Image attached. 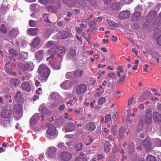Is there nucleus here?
<instances>
[{
  "instance_id": "1",
  "label": "nucleus",
  "mask_w": 161,
  "mask_h": 161,
  "mask_svg": "<svg viewBox=\"0 0 161 161\" xmlns=\"http://www.w3.org/2000/svg\"><path fill=\"white\" fill-rule=\"evenodd\" d=\"M39 74L42 78H44L43 79L46 80L49 76L50 71L47 66L43 64H41L38 68Z\"/></svg>"
},
{
  "instance_id": "2",
  "label": "nucleus",
  "mask_w": 161,
  "mask_h": 161,
  "mask_svg": "<svg viewBox=\"0 0 161 161\" xmlns=\"http://www.w3.org/2000/svg\"><path fill=\"white\" fill-rule=\"evenodd\" d=\"M57 134L55 127L51 124L48 125V128L46 131V137L49 139L54 138Z\"/></svg>"
},
{
  "instance_id": "3",
  "label": "nucleus",
  "mask_w": 161,
  "mask_h": 161,
  "mask_svg": "<svg viewBox=\"0 0 161 161\" xmlns=\"http://www.w3.org/2000/svg\"><path fill=\"white\" fill-rule=\"evenodd\" d=\"M13 109L16 113L14 116L15 120H19L22 116V106L19 103L15 104L14 106Z\"/></svg>"
},
{
  "instance_id": "4",
  "label": "nucleus",
  "mask_w": 161,
  "mask_h": 161,
  "mask_svg": "<svg viewBox=\"0 0 161 161\" xmlns=\"http://www.w3.org/2000/svg\"><path fill=\"white\" fill-rule=\"evenodd\" d=\"M39 115L38 113H36L34 114L31 118L30 120L29 123L31 127L33 129L35 126L39 119Z\"/></svg>"
},
{
  "instance_id": "5",
  "label": "nucleus",
  "mask_w": 161,
  "mask_h": 161,
  "mask_svg": "<svg viewBox=\"0 0 161 161\" xmlns=\"http://www.w3.org/2000/svg\"><path fill=\"white\" fill-rule=\"evenodd\" d=\"M87 87L84 84H81L75 88V92L76 95L83 94L86 92Z\"/></svg>"
},
{
  "instance_id": "6",
  "label": "nucleus",
  "mask_w": 161,
  "mask_h": 161,
  "mask_svg": "<svg viewBox=\"0 0 161 161\" xmlns=\"http://www.w3.org/2000/svg\"><path fill=\"white\" fill-rule=\"evenodd\" d=\"M57 149L55 147H50L48 148L47 152V156L50 158L54 157L56 154Z\"/></svg>"
},
{
  "instance_id": "7",
  "label": "nucleus",
  "mask_w": 161,
  "mask_h": 161,
  "mask_svg": "<svg viewBox=\"0 0 161 161\" xmlns=\"http://www.w3.org/2000/svg\"><path fill=\"white\" fill-rule=\"evenodd\" d=\"M72 156V155L71 153L66 151L62 152L60 154V157L61 159L64 161H68L70 160Z\"/></svg>"
},
{
  "instance_id": "8",
  "label": "nucleus",
  "mask_w": 161,
  "mask_h": 161,
  "mask_svg": "<svg viewBox=\"0 0 161 161\" xmlns=\"http://www.w3.org/2000/svg\"><path fill=\"white\" fill-rule=\"evenodd\" d=\"M39 112L42 113L41 115V117L42 118V121H43L44 119V114H46L47 115H49L51 114V112L50 111L44 107L43 106H41L40 107L39 109Z\"/></svg>"
},
{
  "instance_id": "9",
  "label": "nucleus",
  "mask_w": 161,
  "mask_h": 161,
  "mask_svg": "<svg viewBox=\"0 0 161 161\" xmlns=\"http://www.w3.org/2000/svg\"><path fill=\"white\" fill-rule=\"evenodd\" d=\"M38 2L43 4H45L48 3H54L57 5L58 7L61 6V3L59 0H38Z\"/></svg>"
},
{
  "instance_id": "10",
  "label": "nucleus",
  "mask_w": 161,
  "mask_h": 161,
  "mask_svg": "<svg viewBox=\"0 0 161 161\" xmlns=\"http://www.w3.org/2000/svg\"><path fill=\"white\" fill-rule=\"evenodd\" d=\"M151 112L152 110L150 109H148L146 110L145 121V123L147 124H150L152 122Z\"/></svg>"
},
{
  "instance_id": "11",
  "label": "nucleus",
  "mask_w": 161,
  "mask_h": 161,
  "mask_svg": "<svg viewBox=\"0 0 161 161\" xmlns=\"http://www.w3.org/2000/svg\"><path fill=\"white\" fill-rule=\"evenodd\" d=\"M34 68V65L32 62H29L24 65L22 69L24 71H31Z\"/></svg>"
},
{
  "instance_id": "12",
  "label": "nucleus",
  "mask_w": 161,
  "mask_h": 161,
  "mask_svg": "<svg viewBox=\"0 0 161 161\" xmlns=\"http://www.w3.org/2000/svg\"><path fill=\"white\" fill-rule=\"evenodd\" d=\"M130 11H123L120 13L119 17L121 19H124L130 17Z\"/></svg>"
},
{
  "instance_id": "13",
  "label": "nucleus",
  "mask_w": 161,
  "mask_h": 161,
  "mask_svg": "<svg viewBox=\"0 0 161 161\" xmlns=\"http://www.w3.org/2000/svg\"><path fill=\"white\" fill-rule=\"evenodd\" d=\"M76 128V125L72 123H70L68 125L65 127V129L64 128L63 130L65 132H70L74 130Z\"/></svg>"
},
{
  "instance_id": "14",
  "label": "nucleus",
  "mask_w": 161,
  "mask_h": 161,
  "mask_svg": "<svg viewBox=\"0 0 161 161\" xmlns=\"http://www.w3.org/2000/svg\"><path fill=\"white\" fill-rule=\"evenodd\" d=\"M57 37L60 39H64L69 36V33L66 31H63L57 35Z\"/></svg>"
},
{
  "instance_id": "15",
  "label": "nucleus",
  "mask_w": 161,
  "mask_h": 161,
  "mask_svg": "<svg viewBox=\"0 0 161 161\" xmlns=\"http://www.w3.org/2000/svg\"><path fill=\"white\" fill-rule=\"evenodd\" d=\"M15 100L18 102H21L24 100V97L23 93L20 92H18L14 96Z\"/></svg>"
},
{
  "instance_id": "16",
  "label": "nucleus",
  "mask_w": 161,
  "mask_h": 161,
  "mask_svg": "<svg viewBox=\"0 0 161 161\" xmlns=\"http://www.w3.org/2000/svg\"><path fill=\"white\" fill-rule=\"evenodd\" d=\"M75 161H87L85 154L81 152L79 156L75 158Z\"/></svg>"
},
{
  "instance_id": "17",
  "label": "nucleus",
  "mask_w": 161,
  "mask_h": 161,
  "mask_svg": "<svg viewBox=\"0 0 161 161\" xmlns=\"http://www.w3.org/2000/svg\"><path fill=\"white\" fill-rule=\"evenodd\" d=\"M59 48H61V46H58L54 47L49 50L48 53L49 54L53 56V55L56 54L58 53V49H59Z\"/></svg>"
},
{
  "instance_id": "18",
  "label": "nucleus",
  "mask_w": 161,
  "mask_h": 161,
  "mask_svg": "<svg viewBox=\"0 0 161 161\" xmlns=\"http://www.w3.org/2000/svg\"><path fill=\"white\" fill-rule=\"evenodd\" d=\"M22 88L27 92H29L31 90V87L30 84L27 82H24L21 84Z\"/></svg>"
},
{
  "instance_id": "19",
  "label": "nucleus",
  "mask_w": 161,
  "mask_h": 161,
  "mask_svg": "<svg viewBox=\"0 0 161 161\" xmlns=\"http://www.w3.org/2000/svg\"><path fill=\"white\" fill-rule=\"evenodd\" d=\"M143 144L144 146L147 150H149L151 147V142L150 140L147 138L144 140Z\"/></svg>"
},
{
  "instance_id": "20",
  "label": "nucleus",
  "mask_w": 161,
  "mask_h": 161,
  "mask_svg": "<svg viewBox=\"0 0 161 161\" xmlns=\"http://www.w3.org/2000/svg\"><path fill=\"white\" fill-rule=\"evenodd\" d=\"M153 118L155 121L160 122H161V114L159 113L155 112L153 115Z\"/></svg>"
},
{
  "instance_id": "21",
  "label": "nucleus",
  "mask_w": 161,
  "mask_h": 161,
  "mask_svg": "<svg viewBox=\"0 0 161 161\" xmlns=\"http://www.w3.org/2000/svg\"><path fill=\"white\" fill-rule=\"evenodd\" d=\"M19 34V31L17 28L12 29L11 30V39L12 38L15 39Z\"/></svg>"
},
{
  "instance_id": "22",
  "label": "nucleus",
  "mask_w": 161,
  "mask_h": 161,
  "mask_svg": "<svg viewBox=\"0 0 161 161\" xmlns=\"http://www.w3.org/2000/svg\"><path fill=\"white\" fill-rule=\"evenodd\" d=\"M65 49L66 47H62L61 46V48H59L58 50V52H59L58 55V57L61 58L65 54L66 51Z\"/></svg>"
},
{
  "instance_id": "23",
  "label": "nucleus",
  "mask_w": 161,
  "mask_h": 161,
  "mask_svg": "<svg viewBox=\"0 0 161 161\" xmlns=\"http://www.w3.org/2000/svg\"><path fill=\"white\" fill-rule=\"evenodd\" d=\"M38 32V29L37 28H30L27 31L28 34L30 35L36 36Z\"/></svg>"
},
{
  "instance_id": "24",
  "label": "nucleus",
  "mask_w": 161,
  "mask_h": 161,
  "mask_svg": "<svg viewBox=\"0 0 161 161\" xmlns=\"http://www.w3.org/2000/svg\"><path fill=\"white\" fill-rule=\"evenodd\" d=\"M60 86L63 89L68 90L70 87V82L68 80H66L60 84Z\"/></svg>"
},
{
  "instance_id": "25",
  "label": "nucleus",
  "mask_w": 161,
  "mask_h": 161,
  "mask_svg": "<svg viewBox=\"0 0 161 161\" xmlns=\"http://www.w3.org/2000/svg\"><path fill=\"white\" fill-rule=\"evenodd\" d=\"M1 115L3 118H9L10 117V110H3L1 112Z\"/></svg>"
},
{
  "instance_id": "26",
  "label": "nucleus",
  "mask_w": 161,
  "mask_h": 161,
  "mask_svg": "<svg viewBox=\"0 0 161 161\" xmlns=\"http://www.w3.org/2000/svg\"><path fill=\"white\" fill-rule=\"evenodd\" d=\"M51 102L50 106L52 108L57 107L59 104L61 103V101L59 99H55L51 101Z\"/></svg>"
},
{
  "instance_id": "27",
  "label": "nucleus",
  "mask_w": 161,
  "mask_h": 161,
  "mask_svg": "<svg viewBox=\"0 0 161 161\" xmlns=\"http://www.w3.org/2000/svg\"><path fill=\"white\" fill-rule=\"evenodd\" d=\"M40 42L39 37H36L33 40L31 45L32 47H36L39 45Z\"/></svg>"
},
{
  "instance_id": "28",
  "label": "nucleus",
  "mask_w": 161,
  "mask_h": 161,
  "mask_svg": "<svg viewBox=\"0 0 161 161\" xmlns=\"http://www.w3.org/2000/svg\"><path fill=\"white\" fill-rule=\"evenodd\" d=\"M44 51L43 50H40L37 52L35 53L36 58V60L41 61L42 58V54Z\"/></svg>"
},
{
  "instance_id": "29",
  "label": "nucleus",
  "mask_w": 161,
  "mask_h": 161,
  "mask_svg": "<svg viewBox=\"0 0 161 161\" xmlns=\"http://www.w3.org/2000/svg\"><path fill=\"white\" fill-rule=\"evenodd\" d=\"M141 14L138 12H136L134 13L132 17V19L134 21L138 20L141 17Z\"/></svg>"
},
{
  "instance_id": "30",
  "label": "nucleus",
  "mask_w": 161,
  "mask_h": 161,
  "mask_svg": "<svg viewBox=\"0 0 161 161\" xmlns=\"http://www.w3.org/2000/svg\"><path fill=\"white\" fill-rule=\"evenodd\" d=\"M86 127L88 130L92 131L95 129L96 126L93 123L89 122L87 124Z\"/></svg>"
},
{
  "instance_id": "31",
  "label": "nucleus",
  "mask_w": 161,
  "mask_h": 161,
  "mask_svg": "<svg viewBox=\"0 0 161 161\" xmlns=\"http://www.w3.org/2000/svg\"><path fill=\"white\" fill-rule=\"evenodd\" d=\"M84 141L86 145H88L93 142V140L89 136H86L84 137Z\"/></svg>"
},
{
  "instance_id": "32",
  "label": "nucleus",
  "mask_w": 161,
  "mask_h": 161,
  "mask_svg": "<svg viewBox=\"0 0 161 161\" xmlns=\"http://www.w3.org/2000/svg\"><path fill=\"white\" fill-rule=\"evenodd\" d=\"M77 3L84 8H88L87 3L84 0H75Z\"/></svg>"
},
{
  "instance_id": "33",
  "label": "nucleus",
  "mask_w": 161,
  "mask_h": 161,
  "mask_svg": "<svg viewBox=\"0 0 161 161\" xmlns=\"http://www.w3.org/2000/svg\"><path fill=\"white\" fill-rule=\"evenodd\" d=\"M74 73V76L76 77H81L83 75L84 72L82 70H77Z\"/></svg>"
},
{
  "instance_id": "34",
  "label": "nucleus",
  "mask_w": 161,
  "mask_h": 161,
  "mask_svg": "<svg viewBox=\"0 0 161 161\" xmlns=\"http://www.w3.org/2000/svg\"><path fill=\"white\" fill-rule=\"evenodd\" d=\"M152 94L149 91H147L145 92V94L142 97L141 101L145 100L149 98L151 96Z\"/></svg>"
},
{
  "instance_id": "35",
  "label": "nucleus",
  "mask_w": 161,
  "mask_h": 161,
  "mask_svg": "<svg viewBox=\"0 0 161 161\" xmlns=\"http://www.w3.org/2000/svg\"><path fill=\"white\" fill-rule=\"evenodd\" d=\"M18 55L19 52L18 51L11 49V59L12 57L14 58L17 57Z\"/></svg>"
},
{
  "instance_id": "36",
  "label": "nucleus",
  "mask_w": 161,
  "mask_h": 161,
  "mask_svg": "<svg viewBox=\"0 0 161 161\" xmlns=\"http://www.w3.org/2000/svg\"><path fill=\"white\" fill-rule=\"evenodd\" d=\"M120 8V3L119 2H117L112 4V8L114 10H118Z\"/></svg>"
},
{
  "instance_id": "37",
  "label": "nucleus",
  "mask_w": 161,
  "mask_h": 161,
  "mask_svg": "<svg viewBox=\"0 0 161 161\" xmlns=\"http://www.w3.org/2000/svg\"><path fill=\"white\" fill-rule=\"evenodd\" d=\"M47 8L48 11L52 12L55 13L57 12V8L51 5L49 6Z\"/></svg>"
},
{
  "instance_id": "38",
  "label": "nucleus",
  "mask_w": 161,
  "mask_h": 161,
  "mask_svg": "<svg viewBox=\"0 0 161 161\" xmlns=\"http://www.w3.org/2000/svg\"><path fill=\"white\" fill-rule=\"evenodd\" d=\"M76 55V51L75 50L72 49L70 50L68 53V57L72 59Z\"/></svg>"
},
{
  "instance_id": "39",
  "label": "nucleus",
  "mask_w": 161,
  "mask_h": 161,
  "mask_svg": "<svg viewBox=\"0 0 161 161\" xmlns=\"http://www.w3.org/2000/svg\"><path fill=\"white\" fill-rule=\"evenodd\" d=\"M64 120L61 118L57 119L55 121V124L58 126H60L63 125L64 123Z\"/></svg>"
},
{
  "instance_id": "40",
  "label": "nucleus",
  "mask_w": 161,
  "mask_h": 161,
  "mask_svg": "<svg viewBox=\"0 0 161 161\" xmlns=\"http://www.w3.org/2000/svg\"><path fill=\"white\" fill-rule=\"evenodd\" d=\"M11 82L15 86H18L20 83L19 80L16 79H11Z\"/></svg>"
},
{
  "instance_id": "41",
  "label": "nucleus",
  "mask_w": 161,
  "mask_h": 161,
  "mask_svg": "<svg viewBox=\"0 0 161 161\" xmlns=\"http://www.w3.org/2000/svg\"><path fill=\"white\" fill-rule=\"evenodd\" d=\"M10 62L9 61H8V62L5 65V70L7 73L8 74L10 73Z\"/></svg>"
},
{
  "instance_id": "42",
  "label": "nucleus",
  "mask_w": 161,
  "mask_h": 161,
  "mask_svg": "<svg viewBox=\"0 0 161 161\" xmlns=\"http://www.w3.org/2000/svg\"><path fill=\"white\" fill-rule=\"evenodd\" d=\"M58 94L56 92H53L50 96V98H51V100H54L56 99H58Z\"/></svg>"
},
{
  "instance_id": "43",
  "label": "nucleus",
  "mask_w": 161,
  "mask_h": 161,
  "mask_svg": "<svg viewBox=\"0 0 161 161\" xmlns=\"http://www.w3.org/2000/svg\"><path fill=\"white\" fill-rule=\"evenodd\" d=\"M109 143L108 142H105L104 144V151L105 152L108 153L109 151Z\"/></svg>"
},
{
  "instance_id": "44",
  "label": "nucleus",
  "mask_w": 161,
  "mask_h": 161,
  "mask_svg": "<svg viewBox=\"0 0 161 161\" xmlns=\"http://www.w3.org/2000/svg\"><path fill=\"white\" fill-rule=\"evenodd\" d=\"M147 161H157L156 158L151 155H149L147 157Z\"/></svg>"
},
{
  "instance_id": "45",
  "label": "nucleus",
  "mask_w": 161,
  "mask_h": 161,
  "mask_svg": "<svg viewBox=\"0 0 161 161\" xmlns=\"http://www.w3.org/2000/svg\"><path fill=\"white\" fill-rule=\"evenodd\" d=\"M108 23L111 26L117 27H118L117 24L115 23L114 21L110 19H108L107 20Z\"/></svg>"
},
{
  "instance_id": "46",
  "label": "nucleus",
  "mask_w": 161,
  "mask_h": 161,
  "mask_svg": "<svg viewBox=\"0 0 161 161\" xmlns=\"http://www.w3.org/2000/svg\"><path fill=\"white\" fill-rule=\"evenodd\" d=\"M37 22L36 21L32 20L29 21V25L31 27H35L36 26Z\"/></svg>"
},
{
  "instance_id": "47",
  "label": "nucleus",
  "mask_w": 161,
  "mask_h": 161,
  "mask_svg": "<svg viewBox=\"0 0 161 161\" xmlns=\"http://www.w3.org/2000/svg\"><path fill=\"white\" fill-rule=\"evenodd\" d=\"M0 30L1 32L3 33H5L7 31V29L3 24L1 25Z\"/></svg>"
},
{
  "instance_id": "48",
  "label": "nucleus",
  "mask_w": 161,
  "mask_h": 161,
  "mask_svg": "<svg viewBox=\"0 0 161 161\" xmlns=\"http://www.w3.org/2000/svg\"><path fill=\"white\" fill-rule=\"evenodd\" d=\"M23 59H26L28 57V53L25 52H24L22 53L20 55Z\"/></svg>"
},
{
  "instance_id": "49",
  "label": "nucleus",
  "mask_w": 161,
  "mask_h": 161,
  "mask_svg": "<svg viewBox=\"0 0 161 161\" xmlns=\"http://www.w3.org/2000/svg\"><path fill=\"white\" fill-rule=\"evenodd\" d=\"M74 75L73 72H67L66 74V77L67 79H70L72 78Z\"/></svg>"
},
{
  "instance_id": "50",
  "label": "nucleus",
  "mask_w": 161,
  "mask_h": 161,
  "mask_svg": "<svg viewBox=\"0 0 161 161\" xmlns=\"http://www.w3.org/2000/svg\"><path fill=\"white\" fill-rule=\"evenodd\" d=\"M31 74L28 73L26 75V76H24L22 77V80L23 81L27 80H28L29 79V78L31 77Z\"/></svg>"
},
{
  "instance_id": "51",
  "label": "nucleus",
  "mask_w": 161,
  "mask_h": 161,
  "mask_svg": "<svg viewBox=\"0 0 161 161\" xmlns=\"http://www.w3.org/2000/svg\"><path fill=\"white\" fill-rule=\"evenodd\" d=\"M58 147L59 149H64L65 148L66 146L64 143L61 142L58 144Z\"/></svg>"
},
{
  "instance_id": "52",
  "label": "nucleus",
  "mask_w": 161,
  "mask_h": 161,
  "mask_svg": "<svg viewBox=\"0 0 161 161\" xmlns=\"http://www.w3.org/2000/svg\"><path fill=\"white\" fill-rule=\"evenodd\" d=\"M56 45L55 42L53 41H49L47 42V45L48 47H51Z\"/></svg>"
},
{
  "instance_id": "53",
  "label": "nucleus",
  "mask_w": 161,
  "mask_h": 161,
  "mask_svg": "<svg viewBox=\"0 0 161 161\" xmlns=\"http://www.w3.org/2000/svg\"><path fill=\"white\" fill-rule=\"evenodd\" d=\"M105 98L104 97H102L100 98L98 101V103L99 104H101L103 103L105 100Z\"/></svg>"
},
{
  "instance_id": "54",
  "label": "nucleus",
  "mask_w": 161,
  "mask_h": 161,
  "mask_svg": "<svg viewBox=\"0 0 161 161\" xmlns=\"http://www.w3.org/2000/svg\"><path fill=\"white\" fill-rule=\"evenodd\" d=\"M108 77L114 79H115L116 76L114 73H111L108 75Z\"/></svg>"
},
{
  "instance_id": "55",
  "label": "nucleus",
  "mask_w": 161,
  "mask_h": 161,
  "mask_svg": "<svg viewBox=\"0 0 161 161\" xmlns=\"http://www.w3.org/2000/svg\"><path fill=\"white\" fill-rule=\"evenodd\" d=\"M156 42L158 45L161 46V34L157 37Z\"/></svg>"
},
{
  "instance_id": "56",
  "label": "nucleus",
  "mask_w": 161,
  "mask_h": 161,
  "mask_svg": "<svg viewBox=\"0 0 161 161\" xmlns=\"http://www.w3.org/2000/svg\"><path fill=\"white\" fill-rule=\"evenodd\" d=\"M143 7L141 5H138L135 8V10L137 11L136 12L140 11L142 10Z\"/></svg>"
},
{
  "instance_id": "57",
  "label": "nucleus",
  "mask_w": 161,
  "mask_h": 161,
  "mask_svg": "<svg viewBox=\"0 0 161 161\" xmlns=\"http://www.w3.org/2000/svg\"><path fill=\"white\" fill-rule=\"evenodd\" d=\"M125 78V75H123L120 78V80L118 81V83L119 84H122L124 82V80Z\"/></svg>"
},
{
  "instance_id": "58",
  "label": "nucleus",
  "mask_w": 161,
  "mask_h": 161,
  "mask_svg": "<svg viewBox=\"0 0 161 161\" xmlns=\"http://www.w3.org/2000/svg\"><path fill=\"white\" fill-rule=\"evenodd\" d=\"M117 128V125H114L112 128V132L114 135H116V130Z\"/></svg>"
},
{
  "instance_id": "59",
  "label": "nucleus",
  "mask_w": 161,
  "mask_h": 161,
  "mask_svg": "<svg viewBox=\"0 0 161 161\" xmlns=\"http://www.w3.org/2000/svg\"><path fill=\"white\" fill-rule=\"evenodd\" d=\"M51 61H49V64L52 66L53 68L54 69H59L60 68V64H58V65L56 66L55 65H53V64H52L51 63Z\"/></svg>"
},
{
  "instance_id": "60",
  "label": "nucleus",
  "mask_w": 161,
  "mask_h": 161,
  "mask_svg": "<svg viewBox=\"0 0 161 161\" xmlns=\"http://www.w3.org/2000/svg\"><path fill=\"white\" fill-rule=\"evenodd\" d=\"M36 5L35 4H32L30 5V9L32 11H35L36 8Z\"/></svg>"
},
{
  "instance_id": "61",
  "label": "nucleus",
  "mask_w": 161,
  "mask_h": 161,
  "mask_svg": "<svg viewBox=\"0 0 161 161\" xmlns=\"http://www.w3.org/2000/svg\"><path fill=\"white\" fill-rule=\"evenodd\" d=\"M64 2L69 5L72 6H74V5L72 4L73 1L72 0H64Z\"/></svg>"
},
{
  "instance_id": "62",
  "label": "nucleus",
  "mask_w": 161,
  "mask_h": 161,
  "mask_svg": "<svg viewBox=\"0 0 161 161\" xmlns=\"http://www.w3.org/2000/svg\"><path fill=\"white\" fill-rule=\"evenodd\" d=\"M156 15V13L155 11H152L149 13L148 15V17H151V19H153Z\"/></svg>"
},
{
  "instance_id": "63",
  "label": "nucleus",
  "mask_w": 161,
  "mask_h": 161,
  "mask_svg": "<svg viewBox=\"0 0 161 161\" xmlns=\"http://www.w3.org/2000/svg\"><path fill=\"white\" fill-rule=\"evenodd\" d=\"M111 117L110 115H107L105 117V122L106 123L109 122L111 119Z\"/></svg>"
},
{
  "instance_id": "64",
  "label": "nucleus",
  "mask_w": 161,
  "mask_h": 161,
  "mask_svg": "<svg viewBox=\"0 0 161 161\" xmlns=\"http://www.w3.org/2000/svg\"><path fill=\"white\" fill-rule=\"evenodd\" d=\"M97 159L98 160H99L103 159L104 158V157L103 154H98L97 155L96 157Z\"/></svg>"
}]
</instances>
